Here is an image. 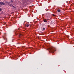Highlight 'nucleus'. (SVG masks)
Returning <instances> with one entry per match:
<instances>
[{
    "label": "nucleus",
    "instance_id": "nucleus-8",
    "mask_svg": "<svg viewBox=\"0 0 74 74\" xmlns=\"http://www.w3.org/2000/svg\"><path fill=\"white\" fill-rule=\"evenodd\" d=\"M45 30V28H43V30Z\"/></svg>",
    "mask_w": 74,
    "mask_h": 74
},
{
    "label": "nucleus",
    "instance_id": "nucleus-6",
    "mask_svg": "<svg viewBox=\"0 0 74 74\" xmlns=\"http://www.w3.org/2000/svg\"><path fill=\"white\" fill-rule=\"evenodd\" d=\"M22 36V34H20L19 35V37H21V36Z\"/></svg>",
    "mask_w": 74,
    "mask_h": 74
},
{
    "label": "nucleus",
    "instance_id": "nucleus-1",
    "mask_svg": "<svg viewBox=\"0 0 74 74\" xmlns=\"http://www.w3.org/2000/svg\"><path fill=\"white\" fill-rule=\"evenodd\" d=\"M49 51H50L51 52H53V53L55 51L54 50V48H50L49 49Z\"/></svg>",
    "mask_w": 74,
    "mask_h": 74
},
{
    "label": "nucleus",
    "instance_id": "nucleus-5",
    "mask_svg": "<svg viewBox=\"0 0 74 74\" xmlns=\"http://www.w3.org/2000/svg\"><path fill=\"white\" fill-rule=\"evenodd\" d=\"M58 12H60V10L58 9L57 10Z\"/></svg>",
    "mask_w": 74,
    "mask_h": 74
},
{
    "label": "nucleus",
    "instance_id": "nucleus-3",
    "mask_svg": "<svg viewBox=\"0 0 74 74\" xmlns=\"http://www.w3.org/2000/svg\"><path fill=\"white\" fill-rule=\"evenodd\" d=\"M43 21L44 22H47V20H46V19H44L43 20Z\"/></svg>",
    "mask_w": 74,
    "mask_h": 74
},
{
    "label": "nucleus",
    "instance_id": "nucleus-4",
    "mask_svg": "<svg viewBox=\"0 0 74 74\" xmlns=\"http://www.w3.org/2000/svg\"><path fill=\"white\" fill-rule=\"evenodd\" d=\"M29 25L28 24H26L25 25V26L26 27H29Z\"/></svg>",
    "mask_w": 74,
    "mask_h": 74
},
{
    "label": "nucleus",
    "instance_id": "nucleus-9",
    "mask_svg": "<svg viewBox=\"0 0 74 74\" xmlns=\"http://www.w3.org/2000/svg\"><path fill=\"white\" fill-rule=\"evenodd\" d=\"M13 3V1H11L10 3Z\"/></svg>",
    "mask_w": 74,
    "mask_h": 74
},
{
    "label": "nucleus",
    "instance_id": "nucleus-13",
    "mask_svg": "<svg viewBox=\"0 0 74 74\" xmlns=\"http://www.w3.org/2000/svg\"><path fill=\"white\" fill-rule=\"evenodd\" d=\"M13 7H14V6H13Z\"/></svg>",
    "mask_w": 74,
    "mask_h": 74
},
{
    "label": "nucleus",
    "instance_id": "nucleus-2",
    "mask_svg": "<svg viewBox=\"0 0 74 74\" xmlns=\"http://www.w3.org/2000/svg\"><path fill=\"white\" fill-rule=\"evenodd\" d=\"M0 4L1 5H5V3L3 2H0Z\"/></svg>",
    "mask_w": 74,
    "mask_h": 74
},
{
    "label": "nucleus",
    "instance_id": "nucleus-7",
    "mask_svg": "<svg viewBox=\"0 0 74 74\" xmlns=\"http://www.w3.org/2000/svg\"><path fill=\"white\" fill-rule=\"evenodd\" d=\"M52 16H55V15L53 14H52Z\"/></svg>",
    "mask_w": 74,
    "mask_h": 74
},
{
    "label": "nucleus",
    "instance_id": "nucleus-11",
    "mask_svg": "<svg viewBox=\"0 0 74 74\" xmlns=\"http://www.w3.org/2000/svg\"><path fill=\"white\" fill-rule=\"evenodd\" d=\"M3 38H4V40H5V37L4 36H3Z\"/></svg>",
    "mask_w": 74,
    "mask_h": 74
},
{
    "label": "nucleus",
    "instance_id": "nucleus-12",
    "mask_svg": "<svg viewBox=\"0 0 74 74\" xmlns=\"http://www.w3.org/2000/svg\"><path fill=\"white\" fill-rule=\"evenodd\" d=\"M24 47H23L22 48H24Z\"/></svg>",
    "mask_w": 74,
    "mask_h": 74
},
{
    "label": "nucleus",
    "instance_id": "nucleus-10",
    "mask_svg": "<svg viewBox=\"0 0 74 74\" xmlns=\"http://www.w3.org/2000/svg\"><path fill=\"white\" fill-rule=\"evenodd\" d=\"M2 11V9L0 8V11Z\"/></svg>",
    "mask_w": 74,
    "mask_h": 74
}]
</instances>
